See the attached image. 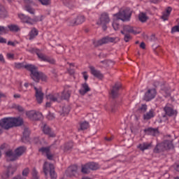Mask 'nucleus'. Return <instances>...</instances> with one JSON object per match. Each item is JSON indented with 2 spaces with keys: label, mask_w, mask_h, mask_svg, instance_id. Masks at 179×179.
<instances>
[{
  "label": "nucleus",
  "mask_w": 179,
  "mask_h": 179,
  "mask_svg": "<svg viewBox=\"0 0 179 179\" xmlns=\"http://www.w3.org/2000/svg\"><path fill=\"white\" fill-rule=\"evenodd\" d=\"M15 67L17 68V69H22L24 68L25 69H27V71H30L31 72V76L35 82H38L40 79L42 80H45V76L43 74V73H38L37 71V69L36 66L31 64H23V63H15Z\"/></svg>",
  "instance_id": "nucleus-1"
},
{
  "label": "nucleus",
  "mask_w": 179,
  "mask_h": 179,
  "mask_svg": "<svg viewBox=\"0 0 179 179\" xmlns=\"http://www.w3.org/2000/svg\"><path fill=\"white\" fill-rule=\"evenodd\" d=\"M131 10L127 8L125 10L122 9L119 13L113 15V22L112 26L114 30H118L120 29V24H118V20H122V22H126L131 19Z\"/></svg>",
  "instance_id": "nucleus-2"
},
{
  "label": "nucleus",
  "mask_w": 179,
  "mask_h": 179,
  "mask_svg": "<svg viewBox=\"0 0 179 179\" xmlns=\"http://www.w3.org/2000/svg\"><path fill=\"white\" fill-rule=\"evenodd\" d=\"M23 124V119L20 117H6L0 120V127L3 129H9L13 127H20Z\"/></svg>",
  "instance_id": "nucleus-3"
},
{
  "label": "nucleus",
  "mask_w": 179,
  "mask_h": 179,
  "mask_svg": "<svg viewBox=\"0 0 179 179\" xmlns=\"http://www.w3.org/2000/svg\"><path fill=\"white\" fill-rule=\"evenodd\" d=\"M71 97V92L69 91H64L62 94V97L59 96V94H50L46 96L47 102H46V107H51L52 103H55L57 101H59L61 99H64V100H68Z\"/></svg>",
  "instance_id": "nucleus-4"
},
{
  "label": "nucleus",
  "mask_w": 179,
  "mask_h": 179,
  "mask_svg": "<svg viewBox=\"0 0 179 179\" xmlns=\"http://www.w3.org/2000/svg\"><path fill=\"white\" fill-rule=\"evenodd\" d=\"M24 152H26V148L23 146L18 147L15 149V153H13V150H8L6 152V159L8 162H15V160H17Z\"/></svg>",
  "instance_id": "nucleus-5"
},
{
  "label": "nucleus",
  "mask_w": 179,
  "mask_h": 179,
  "mask_svg": "<svg viewBox=\"0 0 179 179\" xmlns=\"http://www.w3.org/2000/svg\"><path fill=\"white\" fill-rule=\"evenodd\" d=\"M43 173L45 176V177H48V174H50V178L52 179H56L57 178V173H55L54 165L52 164H50L47 162H45L43 164Z\"/></svg>",
  "instance_id": "nucleus-6"
},
{
  "label": "nucleus",
  "mask_w": 179,
  "mask_h": 179,
  "mask_svg": "<svg viewBox=\"0 0 179 179\" xmlns=\"http://www.w3.org/2000/svg\"><path fill=\"white\" fill-rule=\"evenodd\" d=\"M18 17L20 19L23 23H27L28 24H33L34 22H41L44 17L41 15V17H36L34 20L24 15V14H19Z\"/></svg>",
  "instance_id": "nucleus-7"
},
{
  "label": "nucleus",
  "mask_w": 179,
  "mask_h": 179,
  "mask_svg": "<svg viewBox=\"0 0 179 179\" xmlns=\"http://www.w3.org/2000/svg\"><path fill=\"white\" fill-rule=\"evenodd\" d=\"M120 41L119 38H114V37H110L106 36L103 38L102 39H100L97 41L94 42V45L95 47H99V45H103V44H107L108 43H115V41Z\"/></svg>",
  "instance_id": "nucleus-8"
},
{
  "label": "nucleus",
  "mask_w": 179,
  "mask_h": 179,
  "mask_svg": "<svg viewBox=\"0 0 179 179\" xmlns=\"http://www.w3.org/2000/svg\"><path fill=\"white\" fill-rule=\"evenodd\" d=\"M33 52H35L41 61L49 62V64H55V60L51 57H47L45 55L41 53L38 49H33Z\"/></svg>",
  "instance_id": "nucleus-9"
},
{
  "label": "nucleus",
  "mask_w": 179,
  "mask_h": 179,
  "mask_svg": "<svg viewBox=\"0 0 179 179\" xmlns=\"http://www.w3.org/2000/svg\"><path fill=\"white\" fill-rule=\"evenodd\" d=\"M108 23H110V17H108V13H103L101 15L97 24L103 26V30H107V26L106 24H108Z\"/></svg>",
  "instance_id": "nucleus-10"
},
{
  "label": "nucleus",
  "mask_w": 179,
  "mask_h": 179,
  "mask_svg": "<svg viewBox=\"0 0 179 179\" xmlns=\"http://www.w3.org/2000/svg\"><path fill=\"white\" fill-rule=\"evenodd\" d=\"M159 148H162V150H167V149H171L173 148V143L169 141H166L161 144L157 145L156 148L154 151L155 153L160 152V151H156L157 150H159Z\"/></svg>",
  "instance_id": "nucleus-11"
},
{
  "label": "nucleus",
  "mask_w": 179,
  "mask_h": 179,
  "mask_svg": "<svg viewBox=\"0 0 179 179\" xmlns=\"http://www.w3.org/2000/svg\"><path fill=\"white\" fill-rule=\"evenodd\" d=\"M157 92L156 89L152 88L148 89L144 95V100L145 101H150V100H153L155 97H156Z\"/></svg>",
  "instance_id": "nucleus-12"
},
{
  "label": "nucleus",
  "mask_w": 179,
  "mask_h": 179,
  "mask_svg": "<svg viewBox=\"0 0 179 179\" xmlns=\"http://www.w3.org/2000/svg\"><path fill=\"white\" fill-rule=\"evenodd\" d=\"M26 115L28 118H30V120H41V117H43V114H41V113L36 110L28 111Z\"/></svg>",
  "instance_id": "nucleus-13"
},
{
  "label": "nucleus",
  "mask_w": 179,
  "mask_h": 179,
  "mask_svg": "<svg viewBox=\"0 0 179 179\" xmlns=\"http://www.w3.org/2000/svg\"><path fill=\"white\" fill-rule=\"evenodd\" d=\"M34 90H36L35 96H36V101H38L39 104H41L44 99V94L43 93V91L41 90V87L37 88L35 87Z\"/></svg>",
  "instance_id": "nucleus-14"
},
{
  "label": "nucleus",
  "mask_w": 179,
  "mask_h": 179,
  "mask_svg": "<svg viewBox=\"0 0 179 179\" xmlns=\"http://www.w3.org/2000/svg\"><path fill=\"white\" fill-rule=\"evenodd\" d=\"M85 22V16L81 15L78 17L77 18H74L70 20L71 26H76V24H82Z\"/></svg>",
  "instance_id": "nucleus-15"
},
{
  "label": "nucleus",
  "mask_w": 179,
  "mask_h": 179,
  "mask_svg": "<svg viewBox=\"0 0 179 179\" xmlns=\"http://www.w3.org/2000/svg\"><path fill=\"white\" fill-rule=\"evenodd\" d=\"M124 31H126V33H132L133 34H139L141 33V31H137L129 25H125L124 27V31H121L122 34H124Z\"/></svg>",
  "instance_id": "nucleus-16"
},
{
  "label": "nucleus",
  "mask_w": 179,
  "mask_h": 179,
  "mask_svg": "<svg viewBox=\"0 0 179 179\" xmlns=\"http://www.w3.org/2000/svg\"><path fill=\"white\" fill-rule=\"evenodd\" d=\"M24 2L25 3V6H24V10H27V12H29V13H31V15H34V9L31 8L30 3H33V1L31 0H24Z\"/></svg>",
  "instance_id": "nucleus-17"
},
{
  "label": "nucleus",
  "mask_w": 179,
  "mask_h": 179,
  "mask_svg": "<svg viewBox=\"0 0 179 179\" xmlns=\"http://www.w3.org/2000/svg\"><path fill=\"white\" fill-rule=\"evenodd\" d=\"M165 113L166 115H169V117H172V115H176L177 114V111L173 110V108L171 106L167 104L164 108Z\"/></svg>",
  "instance_id": "nucleus-18"
},
{
  "label": "nucleus",
  "mask_w": 179,
  "mask_h": 179,
  "mask_svg": "<svg viewBox=\"0 0 179 179\" xmlns=\"http://www.w3.org/2000/svg\"><path fill=\"white\" fill-rule=\"evenodd\" d=\"M135 108L137 113H139L140 114H143V113H146L148 110V106H146V104L137 103Z\"/></svg>",
  "instance_id": "nucleus-19"
},
{
  "label": "nucleus",
  "mask_w": 179,
  "mask_h": 179,
  "mask_svg": "<svg viewBox=\"0 0 179 179\" xmlns=\"http://www.w3.org/2000/svg\"><path fill=\"white\" fill-rule=\"evenodd\" d=\"M76 173H78V166L73 165L69 167V169L66 171L67 176H76Z\"/></svg>",
  "instance_id": "nucleus-20"
},
{
  "label": "nucleus",
  "mask_w": 179,
  "mask_h": 179,
  "mask_svg": "<svg viewBox=\"0 0 179 179\" xmlns=\"http://www.w3.org/2000/svg\"><path fill=\"white\" fill-rule=\"evenodd\" d=\"M39 152H41L43 155H46L49 160H52V155L50 154V147H43L39 149Z\"/></svg>",
  "instance_id": "nucleus-21"
},
{
  "label": "nucleus",
  "mask_w": 179,
  "mask_h": 179,
  "mask_svg": "<svg viewBox=\"0 0 179 179\" xmlns=\"http://www.w3.org/2000/svg\"><path fill=\"white\" fill-rule=\"evenodd\" d=\"M120 89H121V83H117L114 85L111 91V94L113 97H117V95L118 94V90H120Z\"/></svg>",
  "instance_id": "nucleus-22"
},
{
  "label": "nucleus",
  "mask_w": 179,
  "mask_h": 179,
  "mask_svg": "<svg viewBox=\"0 0 179 179\" xmlns=\"http://www.w3.org/2000/svg\"><path fill=\"white\" fill-rule=\"evenodd\" d=\"M145 134H148V135H152V136H156L159 135V130L157 129H153L152 127L145 129Z\"/></svg>",
  "instance_id": "nucleus-23"
},
{
  "label": "nucleus",
  "mask_w": 179,
  "mask_h": 179,
  "mask_svg": "<svg viewBox=\"0 0 179 179\" xmlns=\"http://www.w3.org/2000/svg\"><path fill=\"white\" fill-rule=\"evenodd\" d=\"M79 92L83 95L86 94L87 92H90V87H89V85H87V83H86L82 84L81 88Z\"/></svg>",
  "instance_id": "nucleus-24"
},
{
  "label": "nucleus",
  "mask_w": 179,
  "mask_h": 179,
  "mask_svg": "<svg viewBox=\"0 0 179 179\" xmlns=\"http://www.w3.org/2000/svg\"><path fill=\"white\" fill-rule=\"evenodd\" d=\"M90 69L91 71L92 75H93L96 78H99V79H101V78H103V74H101L100 71L95 70L94 67L90 66Z\"/></svg>",
  "instance_id": "nucleus-25"
},
{
  "label": "nucleus",
  "mask_w": 179,
  "mask_h": 179,
  "mask_svg": "<svg viewBox=\"0 0 179 179\" xmlns=\"http://www.w3.org/2000/svg\"><path fill=\"white\" fill-rule=\"evenodd\" d=\"M171 10H172L171 8L168 7L166 11L163 13L162 19L164 21L169 20V17L170 16V13H171Z\"/></svg>",
  "instance_id": "nucleus-26"
},
{
  "label": "nucleus",
  "mask_w": 179,
  "mask_h": 179,
  "mask_svg": "<svg viewBox=\"0 0 179 179\" xmlns=\"http://www.w3.org/2000/svg\"><path fill=\"white\" fill-rule=\"evenodd\" d=\"M152 147V143H143L141 144H139L137 148L138 149H140V150H142L143 152L144 150H147V149H149Z\"/></svg>",
  "instance_id": "nucleus-27"
},
{
  "label": "nucleus",
  "mask_w": 179,
  "mask_h": 179,
  "mask_svg": "<svg viewBox=\"0 0 179 179\" xmlns=\"http://www.w3.org/2000/svg\"><path fill=\"white\" fill-rule=\"evenodd\" d=\"M15 171H16V168L9 166L8 168V173L6 174H3L1 177L3 179L8 178V177H9L10 176V174H13V173H15Z\"/></svg>",
  "instance_id": "nucleus-28"
},
{
  "label": "nucleus",
  "mask_w": 179,
  "mask_h": 179,
  "mask_svg": "<svg viewBox=\"0 0 179 179\" xmlns=\"http://www.w3.org/2000/svg\"><path fill=\"white\" fill-rule=\"evenodd\" d=\"M43 131L44 134L46 135H49V136H51L52 138H54L55 136V134L54 132L51 131V129L47 125H45L43 128Z\"/></svg>",
  "instance_id": "nucleus-29"
},
{
  "label": "nucleus",
  "mask_w": 179,
  "mask_h": 179,
  "mask_svg": "<svg viewBox=\"0 0 179 179\" xmlns=\"http://www.w3.org/2000/svg\"><path fill=\"white\" fill-rule=\"evenodd\" d=\"M153 117H155V110H153V109L150 110L149 112L143 115L144 120H150V118H153Z\"/></svg>",
  "instance_id": "nucleus-30"
},
{
  "label": "nucleus",
  "mask_w": 179,
  "mask_h": 179,
  "mask_svg": "<svg viewBox=\"0 0 179 179\" xmlns=\"http://www.w3.org/2000/svg\"><path fill=\"white\" fill-rule=\"evenodd\" d=\"M149 19L146 13H140L138 15V20L141 22L142 23H145Z\"/></svg>",
  "instance_id": "nucleus-31"
},
{
  "label": "nucleus",
  "mask_w": 179,
  "mask_h": 179,
  "mask_svg": "<svg viewBox=\"0 0 179 179\" xmlns=\"http://www.w3.org/2000/svg\"><path fill=\"white\" fill-rule=\"evenodd\" d=\"M38 31H37L36 28L32 29L29 32V39L32 40V38H34V37H36V36H38Z\"/></svg>",
  "instance_id": "nucleus-32"
},
{
  "label": "nucleus",
  "mask_w": 179,
  "mask_h": 179,
  "mask_svg": "<svg viewBox=\"0 0 179 179\" xmlns=\"http://www.w3.org/2000/svg\"><path fill=\"white\" fill-rule=\"evenodd\" d=\"M87 166H88L90 170H97V169H99V166L94 162H90L89 164H87Z\"/></svg>",
  "instance_id": "nucleus-33"
},
{
  "label": "nucleus",
  "mask_w": 179,
  "mask_h": 179,
  "mask_svg": "<svg viewBox=\"0 0 179 179\" xmlns=\"http://www.w3.org/2000/svg\"><path fill=\"white\" fill-rule=\"evenodd\" d=\"M8 28L10 31H19V30H20V28H19L17 25L15 24L8 25Z\"/></svg>",
  "instance_id": "nucleus-34"
},
{
  "label": "nucleus",
  "mask_w": 179,
  "mask_h": 179,
  "mask_svg": "<svg viewBox=\"0 0 179 179\" xmlns=\"http://www.w3.org/2000/svg\"><path fill=\"white\" fill-rule=\"evenodd\" d=\"M81 171L84 174H87V173H90V169L88 165L87 164L83 165L82 166Z\"/></svg>",
  "instance_id": "nucleus-35"
},
{
  "label": "nucleus",
  "mask_w": 179,
  "mask_h": 179,
  "mask_svg": "<svg viewBox=\"0 0 179 179\" xmlns=\"http://www.w3.org/2000/svg\"><path fill=\"white\" fill-rule=\"evenodd\" d=\"M9 31V29L8 28H6L5 27L0 26V34H6Z\"/></svg>",
  "instance_id": "nucleus-36"
},
{
  "label": "nucleus",
  "mask_w": 179,
  "mask_h": 179,
  "mask_svg": "<svg viewBox=\"0 0 179 179\" xmlns=\"http://www.w3.org/2000/svg\"><path fill=\"white\" fill-rule=\"evenodd\" d=\"M87 128H89V123L88 122H84L81 123L80 129H82L83 131L85 129H87Z\"/></svg>",
  "instance_id": "nucleus-37"
},
{
  "label": "nucleus",
  "mask_w": 179,
  "mask_h": 179,
  "mask_svg": "<svg viewBox=\"0 0 179 179\" xmlns=\"http://www.w3.org/2000/svg\"><path fill=\"white\" fill-rule=\"evenodd\" d=\"M81 75L83 76V78H84L85 81L87 82V79H89V74L87 73V71L82 72Z\"/></svg>",
  "instance_id": "nucleus-38"
},
{
  "label": "nucleus",
  "mask_w": 179,
  "mask_h": 179,
  "mask_svg": "<svg viewBox=\"0 0 179 179\" xmlns=\"http://www.w3.org/2000/svg\"><path fill=\"white\" fill-rule=\"evenodd\" d=\"M39 2H41V3L42 5H50V3H51V0H38Z\"/></svg>",
  "instance_id": "nucleus-39"
},
{
  "label": "nucleus",
  "mask_w": 179,
  "mask_h": 179,
  "mask_svg": "<svg viewBox=\"0 0 179 179\" xmlns=\"http://www.w3.org/2000/svg\"><path fill=\"white\" fill-rule=\"evenodd\" d=\"M171 33H179V26L178 25H176L174 27H172L171 29Z\"/></svg>",
  "instance_id": "nucleus-40"
},
{
  "label": "nucleus",
  "mask_w": 179,
  "mask_h": 179,
  "mask_svg": "<svg viewBox=\"0 0 179 179\" xmlns=\"http://www.w3.org/2000/svg\"><path fill=\"white\" fill-rule=\"evenodd\" d=\"M29 173H30V170H29L28 168H26L22 171V176L24 177H27V176L29 174Z\"/></svg>",
  "instance_id": "nucleus-41"
},
{
  "label": "nucleus",
  "mask_w": 179,
  "mask_h": 179,
  "mask_svg": "<svg viewBox=\"0 0 179 179\" xmlns=\"http://www.w3.org/2000/svg\"><path fill=\"white\" fill-rule=\"evenodd\" d=\"M32 177L33 179H38V176H37V171L35 169L32 171Z\"/></svg>",
  "instance_id": "nucleus-42"
},
{
  "label": "nucleus",
  "mask_w": 179,
  "mask_h": 179,
  "mask_svg": "<svg viewBox=\"0 0 179 179\" xmlns=\"http://www.w3.org/2000/svg\"><path fill=\"white\" fill-rule=\"evenodd\" d=\"M8 59H13L15 58V54L9 52L6 55Z\"/></svg>",
  "instance_id": "nucleus-43"
},
{
  "label": "nucleus",
  "mask_w": 179,
  "mask_h": 179,
  "mask_svg": "<svg viewBox=\"0 0 179 179\" xmlns=\"http://www.w3.org/2000/svg\"><path fill=\"white\" fill-rule=\"evenodd\" d=\"M129 40H131V36H129V34H125L124 35V41L126 43H128V41H129Z\"/></svg>",
  "instance_id": "nucleus-44"
},
{
  "label": "nucleus",
  "mask_w": 179,
  "mask_h": 179,
  "mask_svg": "<svg viewBox=\"0 0 179 179\" xmlns=\"http://www.w3.org/2000/svg\"><path fill=\"white\" fill-rule=\"evenodd\" d=\"M5 13H6V11L4 10L3 8H1L0 7V16L2 17V15H5Z\"/></svg>",
  "instance_id": "nucleus-45"
},
{
  "label": "nucleus",
  "mask_w": 179,
  "mask_h": 179,
  "mask_svg": "<svg viewBox=\"0 0 179 179\" xmlns=\"http://www.w3.org/2000/svg\"><path fill=\"white\" fill-rule=\"evenodd\" d=\"M47 118L48 120H52L54 118V114L52 113H49L48 115H47Z\"/></svg>",
  "instance_id": "nucleus-46"
},
{
  "label": "nucleus",
  "mask_w": 179,
  "mask_h": 179,
  "mask_svg": "<svg viewBox=\"0 0 179 179\" xmlns=\"http://www.w3.org/2000/svg\"><path fill=\"white\" fill-rule=\"evenodd\" d=\"M0 43H6V39H5L3 37L0 36Z\"/></svg>",
  "instance_id": "nucleus-47"
},
{
  "label": "nucleus",
  "mask_w": 179,
  "mask_h": 179,
  "mask_svg": "<svg viewBox=\"0 0 179 179\" xmlns=\"http://www.w3.org/2000/svg\"><path fill=\"white\" fill-rule=\"evenodd\" d=\"M140 47L141 48H143V50H145V47H146V45L145 44V43L142 42L141 44H140Z\"/></svg>",
  "instance_id": "nucleus-48"
},
{
  "label": "nucleus",
  "mask_w": 179,
  "mask_h": 179,
  "mask_svg": "<svg viewBox=\"0 0 179 179\" xmlns=\"http://www.w3.org/2000/svg\"><path fill=\"white\" fill-rule=\"evenodd\" d=\"M174 168H175V170H176V171H179V164H175L174 165Z\"/></svg>",
  "instance_id": "nucleus-49"
},
{
  "label": "nucleus",
  "mask_w": 179,
  "mask_h": 179,
  "mask_svg": "<svg viewBox=\"0 0 179 179\" xmlns=\"http://www.w3.org/2000/svg\"><path fill=\"white\" fill-rule=\"evenodd\" d=\"M13 179H26V178H22V176H17V177L13 178Z\"/></svg>",
  "instance_id": "nucleus-50"
},
{
  "label": "nucleus",
  "mask_w": 179,
  "mask_h": 179,
  "mask_svg": "<svg viewBox=\"0 0 179 179\" xmlns=\"http://www.w3.org/2000/svg\"><path fill=\"white\" fill-rule=\"evenodd\" d=\"M17 108L18 111H23V108L22 106H17Z\"/></svg>",
  "instance_id": "nucleus-51"
},
{
  "label": "nucleus",
  "mask_w": 179,
  "mask_h": 179,
  "mask_svg": "<svg viewBox=\"0 0 179 179\" xmlns=\"http://www.w3.org/2000/svg\"><path fill=\"white\" fill-rule=\"evenodd\" d=\"M8 45H15V43L13 42H12V41H8Z\"/></svg>",
  "instance_id": "nucleus-52"
},
{
  "label": "nucleus",
  "mask_w": 179,
  "mask_h": 179,
  "mask_svg": "<svg viewBox=\"0 0 179 179\" xmlns=\"http://www.w3.org/2000/svg\"><path fill=\"white\" fill-rule=\"evenodd\" d=\"M27 133V130H24V133H23V137H22V140L24 139V136L26 135V134Z\"/></svg>",
  "instance_id": "nucleus-53"
},
{
  "label": "nucleus",
  "mask_w": 179,
  "mask_h": 179,
  "mask_svg": "<svg viewBox=\"0 0 179 179\" xmlns=\"http://www.w3.org/2000/svg\"><path fill=\"white\" fill-rule=\"evenodd\" d=\"M14 97L15 99H19V97H20V94H14Z\"/></svg>",
  "instance_id": "nucleus-54"
},
{
  "label": "nucleus",
  "mask_w": 179,
  "mask_h": 179,
  "mask_svg": "<svg viewBox=\"0 0 179 179\" xmlns=\"http://www.w3.org/2000/svg\"><path fill=\"white\" fill-rule=\"evenodd\" d=\"M162 0H153L154 3H157V2H160Z\"/></svg>",
  "instance_id": "nucleus-55"
},
{
  "label": "nucleus",
  "mask_w": 179,
  "mask_h": 179,
  "mask_svg": "<svg viewBox=\"0 0 179 179\" xmlns=\"http://www.w3.org/2000/svg\"><path fill=\"white\" fill-rule=\"evenodd\" d=\"M0 61H3V56L0 55Z\"/></svg>",
  "instance_id": "nucleus-56"
},
{
  "label": "nucleus",
  "mask_w": 179,
  "mask_h": 179,
  "mask_svg": "<svg viewBox=\"0 0 179 179\" xmlns=\"http://www.w3.org/2000/svg\"><path fill=\"white\" fill-rule=\"evenodd\" d=\"M106 141H111L113 138H105Z\"/></svg>",
  "instance_id": "nucleus-57"
},
{
  "label": "nucleus",
  "mask_w": 179,
  "mask_h": 179,
  "mask_svg": "<svg viewBox=\"0 0 179 179\" xmlns=\"http://www.w3.org/2000/svg\"><path fill=\"white\" fill-rule=\"evenodd\" d=\"M167 96H170V92H166V94L165 95V96L167 97Z\"/></svg>",
  "instance_id": "nucleus-58"
},
{
  "label": "nucleus",
  "mask_w": 179,
  "mask_h": 179,
  "mask_svg": "<svg viewBox=\"0 0 179 179\" xmlns=\"http://www.w3.org/2000/svg\"><path fill=\"white\" fill-rule=\"evenodd\" d=\"M27 86H29V84L28 83H25L24 84V87L27 88Z\"/></svg>",
  "instance_id": "nucleus-59"
},
{
  "label": "nucleus",
  "mask_w": 179,
  "mask_h": 179,
  "mask_svg": "<svg viewBox=\"0 0 179 179\" xmlns=\"http://www.w3.org/2000/svg\"><path fill=\"white\" fill-rule=\"evenodd\" d=\"M83 179H90L89 178H83Z\"/></svg>",
  "instance_id": "nucleus-60"
},
{
  "label": "nucleus",
  "mask_w": 179,
  "mask_h": 179,
  "mask_svg": "<svg viewBox=\"0 0 179 179\" xmlns=\"http://www.w3.org/2000/svg\"><path fill=\"white\" fill-rule=\"evenodd\" d=\"M2 134V130H1V129H0V134Z\"/></svg>",
  "instance_id": "nucleus-61"
},
{
  "label": "nucleus",
  "mask_w": 179,
  "mask_h": 179,
  "mask_svg": "<svg viewBox=\"0 0 179 179\" xmlns=\"http://www.w3.org/2000/svg\"><path fill=\"white\" fill-rule=\"evenodd\" d=\"M175 179H179V177H176V178H175Z\"/></svg>",
  "instance_id": "nucleus-62"
},
{
  "label": "nucleus",
  "mask_w": 179,
  "mask_h": 179,
  "mask_svg": "<svg viewBox=\"0 0 179 179\" xmlns=\"http://www.w3.org/2000/svg\"><path fill=\"white\" fill-rule=\"evenodd\" d=\"M68 149H69V148H65V150H68Z\"/></svg>",
  "instance_id": "nucleus-63"
},
{
  "label": "nucleus",
  "mask_w": 179,
  "mask_h": 179,
  "mask_svg": "<svg viewBox=\"0 0 179 179\" xmlns=\"http://www.w3.org/2000/svg\"><path fill=\"white\" fill-rule=\"evenodd\" d=\"M103 64H106V62H103Z\"/></svg>",
  "instance_id": "nucleus-64"
}]
</instances>
